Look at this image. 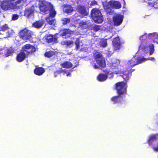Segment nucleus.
<instances>
[{"instance_id":"obj_24","label":"nucleus","mask_w":158,"mask_h":158,"mask_svg":"<svg viewBox=\"0 0 158 158\" xmlns=\"http://www.w3.org/2000/svg\"><path fill=\"white\" fill-rule=\"evenodd\" d=\"M101 26L99 25L94 24L91 26V30H93L94 31L96 32L100 30Z\"/></svg>"},{"instance_id":"obj_28","label":"nucleus","mask_w":158,"mask_h":158,"mask_svg":"<svg viewBox=\"0 0 158 158\" xmlns=\"http://www.w3.org/2000/svg\"><path fill=\"white\" fill-rule=\"evenodd\" d=\"M61 21L63 22L62 23L63 25H66L70 22V19L69 18H64L61 19Z\"/></svg>"},{"instance_id":"obj_29","label":"nucleus","mask_w":158,"mask_h":158,"mask_svg":"<svg viewBox=\"0 0 158 158\" xmlns=\"http://www.w3.org/2000/svg\"><path fill=\"white\" fill-rule=\"evenodd\" d=\"M80 40L79 38H77L75 42V44L76 45L75 49L78 50L80 47Z\"/></svg>"},{"instance_id":"obj_48","label":"nucleus","mask_w":158,"mask_h":158,"mask_svg":"<svg viewBox=\"0 0 158 158\" xmlns=\"http://www.w3.org/2000/svg\"><path fill=\"white\" fill-rule=\"evenodd\" d=\"M10 34H9V36H10Z\"/></svg>"},{"instance_id":"obj_43","label":"nucleus","mask_w":158,"mask_h":158,"mask_svg":"<svg viewBox=\"0 0 158 158\" xmlns=\"http://www.w3.org/2000/svg\"><path fill=\"white\" fill-rule=\"evenodd\" d=\"M93 67L95 69H97L99 68V67L95 64L93 66Z\"/></svg>"},{"instance_id":"obj_9","label":"nucleus","mask_w":158,"mask_h":158,"mask_svg":"<svg viewBox=\"0 0 158 158\" xmlns=\"http://www.w3.org/2000/svg\"><path fill=\"white\" fill-rule=\"evenodd\" d=\"M15 52V50L12 47L2 49V55L4 57H7L13 55Z\"/></svg>"},{"instance_id":"obj_30","label":"nucleus","mask_w":158,"mask_h":158,"mask_svg":"<svg viewBox=\"0 0 158 158\" xmlns=\"http://www.w3.org/2000/svg\"><path fill=\"white\" fill-rule=\"evenodd\" d=\"M9 29L8 26L7 24H5L2 27L0 26V31H5L6 30H7Z\"/></svg>"},{"instance_id":"obj_13","label":"nucleus","mask_w":158,"mask_h":158,"mask_svg":"<svg viewBox=\"0 0 158 158\" xmlns=\"http://www.w3.org/2000/svg\"><path fill=\"white\" fill-rule=\"evenodd\" d=\"M11 3L6 0L1 2L0 5L1 8L4 11H6L11 8Z\"/></svg>"},{"instance_id":"obj_27","label":"nucleus","mask_w":158,"mask_h":158,"mask_svg":"<svg viewBox=\"0 0 158 158\" xmlns=\"http://www.w3.org/2000/svg\"><path fill=\"white\" fill-rule=\"evenodd\" d=\"M120 65V62L117 61L116 62L113 63L111 64V67L112 69H117Z\"/></svg>"},{"instance_id":"obj_2","label":"nucleus","mask_w":158,"mask_h":158,"mask_svg":"<svg viewBox=\"0 0 158 158\" xmlns=\"http://www.w3.org/2000/svg\"><path fill=\"white\" fill-rule=\"evenodd\" d=\"M39 6L40 11L45 14L49 13L48 17H54L56 14L53 5L45 0L40 1Z\"/></svg>"},{"instance_id":"obj_18","label":"nucleus","mask_w":158,"mask_h":158,"mask_svg":"<svg viewBox=\"0 0 158 158\" xmlns=\"http://www.w3.org/2000/svg\"><path fill=\"white\" fill-rule=\"evenodd\" d=\"M44 69L41 67H36L34 70V73L36 75L41 76L45 72Z\"/></svg>"},{"instance_id":"obj_10","label":"nucleus","mask_w":158,"mask_h":158,"mask_svg":"<svg viewBox=\"0 0 158 158\" xmlns=\"http://www.w3.org/2000/svg\"><path fill=\"white\" fill-rule=\"evenodd\" d=\"M123 15L117 14L113 17V21L114 26H118L120 25L123 21Z\"/></svg>"},{"instance_id":"obj_23","label":"nucleus","mask_w":158,"mask_h":158,"mask_svg":"<svg viewBox=\"0 0 158 158\" xmlns=\"http://www.w3.org/2000/svg\"><path fill=\"white\" fill-rule=\"evenodd\" d=\"M46 21L50 25H54L55 23V19L50 17H47L46 18Z\"/></svg>"},{"instance_id":"obj_16","label":"nucleus","mask_w":158,"mask_h":158,"mask_svg":"<svg viewBox=\"0 0 158 158\" xmlns=\"http://www.w3.org/2000/svg\"><path fill=\"white\" fill-rule=\"evenodd\" d=\"M111 7L113 8L119 9L121 7V5L120 2L118 1L110 0L109 1Z\"/></svg>"},{"instance_id":"obj_6","label":"nucleus","mask_w":158,"mask_h":158,"mask_svg":"<svg viewBox=\"0 0 158 158\" xmlns=\"http://www.w3.org/2000/svg\"><path fill=\"white\" fill-rule=\"evenodd\" d=\"M94 57L100 67L104 68L106 67V64L105 59L101 54L97 53L95 54Z\"/></svg>"},{"instance_id":"obj_22","label":"nucleus","mask_w":158,"mask_h":158,"mask_svg":"<svg viewBox=\"0 0 158 158\" xmlns=\"http://www.w3.org/2000/svg\"><path fill=\"white\" fill-rule=\"evenodd\" d=\"M60 65L62 68L69 69L72 67L73 64L70 62L68 61L64 62L60 64Z\"/></svg>"},{"instance_id":"obj_39","label":"nucleus","mask_w":158,"mask_h":158,"mask_svg":"<svg viewBox=\"0 0 158 158\" xmlns=\"http://www.w3.org/2000/svg\"><path fill=\"white\" fill-rule=\"evenodd\" d=\"M91 5H95L98 4L97 2L96 1H93L91 2Z\"/></svg>"},{"instance_id":"obj_26","label":"nucleus","mask_w":158,"mask_h":158,"mask_svg":"<svg viewBox=\"0 0 158 158\" xmlns=\"http://www.w3.org/2000/svg\"><path fill=\"white\" fill-rule=\"evenodd\" d=\"M55 52L52 51H49L46 52L44 54L45 56L48 58H50L53 56L55 55Z\"/></svg>"},{"instance_id":"obj_8","label":"nucleus","mask_w":158,"mask_h":158,"mask_svg":"<svg viewBox=\"0 0 158 158\" xmlns=\"http://www.w3.org/2000/svg\"><path fill=\"white\" fill-rule=\"evenodd\" d=\"M104 72L105 73V74L100 73L99 74L97 77L98 80L99 81H105L109 75V78H112L114 76V73L112 72L110 73V72L106 70L104 71Z\"/></svg>"},{"instance_id":"obj_21","label":"nucleus","mask_w":158,"mask_h":158,"mask_svg":"<svg viewBox=\"0 0 158 158\" xmlns=\"http://www.w3.org/2000/svg\"><path fill=\"white\" fill-rule=\"evenodd\" d=\"M158 139V134H156L150 135L148 140V143L149 145L152 144L153 142Z\"/></svg>"},{"instance_id":"obj_38","label":"nucleus","mask_w":158,"mask_h":158,"mask_svg":"<svg viewBox=\"0 0 158 158\" xmlns=\"http://www.w3.org/2000/svg\"><path fill=\"white\" fill-rule=\"evenodd\" d=\"M150 34L152 35L154 37H157L158 38V34H157L156 33H150Z\"/></svg>"},{"instance_id":"obj_45","label":"nucleus","mask_w":158,"mask_h":158,"mask_svg":"<svg viewBox=\"0 0 158 158\" xmlns=\"http://www.w3.org/2000/svg\"><path fill=\"white\" fill-rule=\"evenodd\" d=\"M2 49H0V55L2 54Z\"/></svg>"},{"instance_id":"obj_4","label":"nucleus","mask_w":158,"mask_h":158,"mask_svg":"<svg viewBox=\"0 0 158 158\" xmlns=\"http://www.w3.org/2000/svg\"><path fill=\"white\" fill-rule=\"evenodd\" d=\"M143 60H144V59L140 58L139 57L136 58L135 56L133 57L127 63V68L126 70L123 71L122 75L123 74V72L126 71H131V75L132 72L134 71L135 70V69H132L130 68H131L139 63H141L143 61Z\"/></svg>"},{"instance_id":"obj_14","label":"nucleus","mask_w":158,"mask_h":158,"mask_svg":"<svg viewBox=\"0 0 158 158\" xmlns=\"http://www.w3.org/2000/svg\"><path fill=\"white\" fill-rule=\"evenodd\" d=\"M44 38L48 43L52 42L56 43L57 42V38L52 35H47L44 36Z\"/></svg>"},{"instance_id":"obj_41","label":"nucleus","mask_w":158,"mask_h":158,"mask_svg":"<svg viewBox=\"0 0 158 158\" xmlns=\"http://www.w3.org/2000/svg\"><path fill=\"white\" fill-rule=\"evenodd\" d=\"M153 149L155 151L158 152V145L156 147H154Z\"/></svg>"},{"instance_id":"obj_1","label":"nucleus","mask_w":158,"mask_h":158,"mask_svg":"<svg viewBox=\"0 0 158 158\" xmlns=\"http://www.w3.org/2000/svg\"><path fill=\"white\" fill-rule=\"evenodd\" d=\"M131 71H126L121 76L124 80V81H119L115 84V89L118 95L112 97L111 101L114 104H122L123 101V98L127 94L126 85L131 76Z\"/></svg>"},{"instance_id":"obj_34","label":"nucleus","mask_w":158,"mask_h":158,"mask_svg":"<svg viewBox=\"0 0 158 158\" xmlns=\"http://www.w3.org/2000/svg\"><path fill=\"white\" fill-rule=\"evenodd\" d=\"M104 8L105 10L111 8V6L109 3V2L106 3L105 5H103Z\"/></svg>"},{"instance_id":"obj_35","label":"nucleus","mask_w":158,"mask_h":158,"mask_svg":"<svg viewBox=\"0 0 158 158\" xmlns=\"http://www.w3.org/2000/svg\"><path fill=\"white\" fill-rule=\"evenodd\" d=\"M19 17V16L17 14H14L12 15V20H17Z\"/></svg>"},{"instance_id":"obj_7","label":"nucleus","mask_w":158,"mask_h":158,"mask_svg":"<svg viewBox=\"0 0 158 158\" xmlns=\"http://www.w3.org/2000/svg\"><path fill=\"white\" fill-rule=\"evenodd\" d=\"M19 34L20 38L24 40H29L32 37L31 31L26 28L20 31Z\"/></svg>"},{"instance_id":"obj_36","label":"nucleus","mask_w":158,"mask_h":158,"mask_svg":"<svg viewBox=\"0 0 158 158\" xmlns=\"http://www.w3.org/2000/svg\"><path fill=\"white\" fill-rule=\"evenodd\" d=\"M105 11L106 12L107 14L109 15L113 14V11L112 10L111 8L106 10Z\"/></svg>"},{"instance_id":"obj_46","label":"nucleus","mask_w":158,"mask_h":158,"mask_svg":"<svg viewBox=\"0 0 158 158\" xmlns=\"http://www.w3.org/2000/svg\"><path fill=\"white\" fill-rule=\"evenodd\" d=\"M62 71L64 72V73H67V71H64V70H63Z\"/></svg>"},{"instance_id":"obj_20","label":"nucleus","mask_w":158,"mask_h":158,"mask_svg":"<svg viewBox=\"0 0 158 158\" xmlns=\"http://www.w3.org/2000/svg\"><path fill=\"white\" fill-rule=\"evenodd\" d=\"M63 10L64 12L67 14L72 12L73 11V8L70 5H64Z\"/></svg>"},{"instance_id":"obj_19","label":"nucleus","mask_w":158,"mask_h":158,"mask_svg":"<svg viewBox=\"0 0 158 158\" xmlns=\"http://www.w3.org/2000/svg\"><path fill=\"white\" fill-rule=\"evenodd\" d=\"M44 24V21L42 20L36 21L32 24L33 27L37 28L39 29L41 28Z\"/></svg>"},{"instance_id":"obj_32","label":"nucleus","mask_w":158,"mask_h":158,"mask_svg":"<svg viewBox=\"0 0 158 158\" xmlns=\"http://www.w3.org/2000/svg\"><path fill=\"white\" fill-rule=\"evenodd\" d=\"M150 48L149 54L151 55L153 54L154 51V46L153 44H152L149 46Z\"/></svg>"},{"instance_id":"obj_37","label":"nucleus","mask_w":158,"mask_h":158,"mask_svg":"<svg viewBox=\"0 0 158 158\" xmlns=\"http://www.w3.org/2000/svg\"><path fill=\"white\" fill-rule=\"evenodd\" d=\"M142 59H144L143 61H145L148 60H150L152 61H154L155 60V58L153 57H151L150 58L145 59V58H142Z\"/></svg>"},{"instance_id":"obj_47","label":"nucleus","mask_w":158,"mask_h":158,"mask_svg":"<svg viewBox=\"0 0 158 158\" xmlns=\"http://www.w3.org/2000/svg\"><path fill=\"white\" fill-rule=\"evenodd\" d=\"M85 22L84 23H83L82 24H83V25L85 24Z\"/></svg>"},{"instance_id":"obj_33","label":"nucleus","mask_w":158,"mask_h":158,"mask_svg":"<svg viewBox=\"0 0 158 158\" xmlns=\"http://www.w3.org/2000/svg\"><path fill=\"white\" fill-rule=\"evenodd\" d=\"M74 44L73 41L72 40H67L66 46L71 47Z\"/></svg>"},{"instance_id":"obj_11","label":"nucleus","mask_w":158,"mask_h":158,"mask_svg":"<svg viewBox=\"0 0 158 158\" xmlns=\"http://www.w3.org/2000/svg\"><path fill=\"white\" fill-rule=\"evenodd\" d=\"M112 44L115 50H119L120 49L122 44L118 36L114 39L112 41Z\"/></svg>"},{"instance_id":"obj_15","label":"nucleus","mask_w":158,"mask_h":158,"mask_svg":"<svg viewBox=\"0 0 158 158\" xmlns=\"http://www.w3.org/2000/svg\"><path fill=\"white\" fill-rule=\"evenodd\" d=\"M77 10L80 14L83 16H87L88 14L86 8L84 6L78 5L77 7Z\"/></svg>"},{"instance_id":"obj_17","label":"nucleus","mask_w":158,"mask_h":158,"mask_svg":"<svg viewBox=\"0 0 158 158\" xmlns=\"http://www.w3.org/2000/svg\"><path fill=\"white\" fill-rule=\"evenodd\" d=\"M34 10L31 8H27L24 11V16L29 18L34 15Z\"/></svg>"},{"instance_id":"obj_44","label":"nucleus","mask_w":158,"mask_h":158,"mask_svg":"<svg viewBox=\"0 0 158 158\" xmlns=\"http://www.w3.org/2000/svg\"><path fill=\"white\" fill-rule=\"evenodd\" d=\"M66 76H71V73L70 72H68L67 73Z\"/></svg>"},{"instance_id":"obj_5","label":"nucleus","mask_w":158,"mask_h":158,"mask_svg":"<svg viewBox=\"0 0 158 158\" xmlns=\"http://www.w3.org/2000/svg\"><path fill=\"white\" fill-rule=\"evenodd\" d=\"M28 56L36 51L35 47L30 44H27L23 45L20 50Z\"/></svg>"},{"instance_id":"obj_31","label":"nucleus","mask_w":158,"mask_h":158,"mask_svg":"<svg viewBox=\"0 0 158 158\" xmlns=\"http://www.w3.org/2000/svg\"><path fill=\"white\" fill-rule=\"evenodd\" d=\"M101 46L103 47H106L107 45V41L106 40H103L100 42Z\"/></svg>"},{"instance_id":"obj_12","label":"nucleus","mask_w":158,"mask_h":158,"mask_svg":"<svg viewBox=\"0 0 158 158\" xmlns=\"http://www.w3.org/2000/svg\"><path fill=\"white\" fill-rule=\"evenodd\" d=\"M28 57V56L25 53L20 50L19 52L17 54L16 60L17 61L21 62Z\"/></svg>"},{"instance_id":"obj_42","label":"nucleus","mask_w":158,"mask_h":158,"mask_svg":"<svg viewBox=\"0 0 158 158\" xmlns=\"http://www.w3.org/2000/svg\"><path fill=\"white\" fill-rule=\"evenodd\" d=\"M148 47L147 46H145L143 48H142L143 51L144 52L146 51L148 49Z\"/></svg>"},{"instance_id":"obj_25","label":"nucleus","mask_w":158,"mask_h":158,"mask_svg":"<svg viewBox=\"0 0 158 158\" xmlns=\"http://www.w3.org/2000/svg\"><path fill=\"white\" fill-rule=\"evenodd\" d=\"M72 32L69 29H64L63 30L61 35L62 36H65L67 34H71Z\"/></svg>"},{"instance_id":"obj_3","label":"nucleus","mask_w":158,"mask_h":158,"mask_svg":"<svg viewBox=\"0 0 158 158\" xmlns=\"http://www.w3.org/2000/svg\"><path fill=\"white\" fill-rule=\"evenodd\" d=\"M90 15L95 23H101L103 22V16L98 9L96 8L92 9L91 11Z\"/></svg>"},{"instance_id":"obj_40","label":"nucleus","mask_w":158,"mask_h":158,"mask_svg":"<svg viewBox=\"0 0 158 158\" xmlns=\"http://www.w3.org/2000/svg\"><path fill=\"white\" fill-rule=\"evenodd\" d=\"M67 40H65L62 41L61 42V44L62 45H65L66 46V44H67Z\"/></svg>"}]
</instances>
